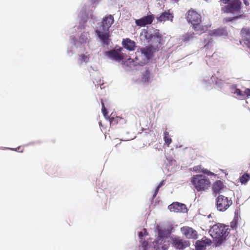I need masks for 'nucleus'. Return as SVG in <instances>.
Here are the masks:
<instances>
[{"instance_id": "obj_48", "label": "nucleus", "mask_w": 250, "mask_h": 250, "mask_svg": "<svg viewBox=\"0 0 250 250\" xmlns=\"http://www.w3.org/2000/svg\"><path fill=\"white\" fill-rule=\"evenodd\" d=\"M243 2L246 6H248L249 5V2L247 0H243Z\"/></svg>"}, {"instance_id": "obj_6", "label": "nucleus", "mask_w": 250, "mask_h": 250, "mask_svg": "<svg viewBox=\"0 0 250 250\" xmlns=\"http://www.w3.org/2000/svg\"><path fill=\"white\" fill-rule=\"evenodd\" d=\"M215 197V207L219 211H226L232 204L231 199L223 195L219 194Z\"/></svg>"}, {"instance_id": "obj_45", "label": "nucleus", "mask_w": 250, "mask_h": 250, "mask_svg": "<svg viewBox=\"0 0 250 250\" xmlns=\"http://www.w3.org/2000/svg\"><path fill=\"white\" fill-rule=\"evenodd\" d=\"M238 214H236V212H235V215L234 216L233 219L232 221H236L238 222Z\"/></svg>"}, {"instance_id": "obj_12", "label": "nucleus", "mask_w": 250, "mask_h": 250, "mask_svg": "<svg viewBox=\"0 0 250 250\" xmlns=\"http://www.w3.org/2000/svg\"><path fill=\"white\" fill-rule=\"evenodd\" d=\"M227 34V31L223 28H219L217 29L213 30L209 35H208L207 38L204 39V43H205L204 47L208 48L210 44L213 41L211 38V36H226Z\"/></svg>"}, {"instance_id": "obj_17", "label": "nucleus", "mask_w": 250, "mask_h": 250, "mask_svg": "<svg viewBox=\"0 0 250 250\" xmlns=\"http://www.w3.org/2000/svg\"><path fill=\"white\" fill-rule=\"evenodd\" d=\"M172 245L177 249L184 250L189 246L190 243L188 241L184 240L182 239L174 238L172 240Z\"/></svg>"}, {"instance_id": "obj_22", "label": "nucleus", "mask_w": 250, "mask_h": 250, "mask_svg": "<svg viewBox=\"0 0 250 250\" xmlns=\"http://www.w3.org/2000/svg\"><path fill=\"white\" fill-rule=\"evenodd\" d=\"M77 47V45L75 44H72L71 43V41H70V44L67 49V54L69 57H71L74 54H79L80 53L83 52V51L82 50L78 49L76 48Z\"/></svg>"}, {"instance_id": "obj_43", "label": "nucleus", "mask_w": 250, "mask_h": 250, "mask_svg": "<svg viewBox=\"0 0 250 250\" xmlns=\"http://www.w3.org/2000/svg\"><path fill=\"white\" fill-rule=\"evenodd\" d=\"M245 93L247 95V97L250 96V88H246L245 90Z\"/></svg>"}, {"instance_id": "obj_47", "label": "nucleus", "mask_w": 250, "mask_h": 250, "mask_svg": "<svg viewBox=\"0 0 250 250\" xmlns=\"http://www.w3.org/2000/svg\"><path fill=\"white\" fill-rule=\"evenodd\" d=\"M221 0L224 4H228L229 2L231 1L230 0Z\"/></svg>"}, {"instance_id": "obj_16", "label": "nucleus", "mask_w": 250, "mask_h": 250, "mask_svg": "<svg viewBox=\"0 0 250 250\" xmlns=\"http://www.w3.org/2000/svg\"><path fill=\"white\" fill-rule=\"evenodd\" d=\"M241 35L242 38V41H240L241 44L243 42L248 48L250 49V29L242 28Z\"/></svg>"}, {"instance_id": "obj_35", "label": "nucleus", "mask_w": 250, "mask_h": 250, "mask_svg": "<svg viewBox=\"0 0 250 250\" xmlns=\"http://www.w3.org/2000/svg\"><path fill=\"white\" fill-rule=\"evenodd\" d=\"M80 60L82 62H86L89 60L88 55H86L85 54H82L80 55Z\"/></svg>"}, {"instance_id": "obj_29", "label": "nucleus", "mask_w": 250, "mask_h": 250, "mask_svg": "<svg viewBox=\"0 0 250 250\" xmlns=\"http://www.w3.org/2000/svg\"><path fill=\"white\" fill-rule=\"evenodd\" d=\"M250 179V176L248 173H244L240 178V181L242 184L247 183Z\"/></svg>"}, {"instance_id": "obj_25", "label": "nucleus", "mask_w": 250, "mask_h": 250, "mask_svg": "<svg viewBox=\"0 0 250 250\" xmlns=\"http://www.w3.org/2000/svg\"><path fill=\"white\" fill-rule=\"evenodd\" d=\"M180 203L174 202L168 206V209L171 212H179Z\"/></svg>"}, {"instance_id": "obj_21", "label": "nucleus", "mask_w": 250, "mask_h": 250, "mask_svg": "<svg viewBox=\"0 0 250 250\" xmlns=\"http://www.w3.org/2000/svg\"><path fill=\"white\" fill-rule=\"evenodd\" d=\"M123 46L129 51L134 50L136 43L134 41L128 39H124L122 41Z\"/></svg>"}, {"instance_id": "obj_11", "label": "nucleus", "mask_w": 250, "mask_h": 250, "mask_svg": "<svg viewBox=\"0 0 250 250\" xmlns=\"http://www.w3.org/2000/svg\"><path fill=\"white\" fill-rule=\"evenodd\" d=\"M242 2L240 0H232L229 2L227 5L222 8L224 13H234L240 11Z\"/></svg>"}, {"instance_id": "obj_32", "label": "nucleus", "mask_w": 250, "mask_h": 250, "mask_svg": "<svg viewBox=\"0 0 250 250\" xmlns=\"http://www.w3.org/2000/svg\"><path fill=\"white\" fill-rule=\"evenodd\" d=\"M146 235H147V233L146 229H143L142 231H139L138 232V236L140 239L141 241L143 240L144 236Z\"/></svg>"}, {"instance_id": "obj_20", "label": "nucleus", "mask_w": 250, "mask_h": 250, "mask_svg": "<svg viewBox=\"0 0 250 250\" xmlns=\"http://www.w3.org/2000/svg\"><path fill=\"white\" fill-rule=\"evenodd\" d=\"M174 16L173 14L169 12V10L162 12L159 16L156 17V19L158 21L162 22L167 21H172Z\"/></svg>"}, {"instance_id": "obj_49", "label": "nucleus", "mask_w": 250, "mask_h": 250, "mask_svg": "<svg viewBox=\"0 0 250 250\" xmlns=\"http://www.w3.org/2000/svg\"><path fill=\"white\" fill-rule=\"evenodd\" d=\"M97 85H98V86H99V85H100V88H101V89H102V85H103V84H98Z\"/></svg>"}, {"instance_id": "obj_24", "label": "nucleus", "mask_w": 250, "mask_h": 250, "mask_svg": "<svg viewBox=\"0 0 250 250\" xmlns=\"http://www.w3.org/2000/svg\"><path fill=\"white\" fill-rule=\"evenodd\" d=\"M219 73V71H218L217 72V74L215 75V77L213 78V80L215 81V83L216 85L219 88H222L224 87V85L225 83L224 81L222 80V78H219V76L218 74Z\"/></svg>"}, {"instance_id": "obj_42", "label": "nucleus", "mask_w": 250, "mask_h": 250, "mask_svg": "<svg viewBox=\"0 0 250 250\" xmlns=\"http://www.w3.org/2000/svg\"><path fill=\"white\" fill-rule=\"evenodd\" d=\"M6 149H10V150H15V151H19L20 152H22L23 151L22 150H19L20 148V146H19L16 148H9V147H7V148H5Z\"/></svg>"}, {"instance_id": "obj_33", "label": "nucleus", "mask_w": 250, "mask_h": 250, "mask_svg": "<svg viewBox=\"0 0 250 250\" xmlns=\"http://www.w3.org/2000/svg\"><path fill=\"white\" fill-rule=\"evenodd\" d=\"M187 212H188V209L186 207V206L184 204L180 203V207H179V212L186 213Z\"/></svg>"}, {"instance_id": "obj_18", "label": "nucleus", "mask_w": 250, "mask_h": 250, "mask_svg": "<svg viewBox=\"0 0 250 250\" xmlns=\"http://www.w3.org/2000/svg\"><path fill=\"white\" fill-rule=\"evenodd\" d=\"M181 231L188 238L196 239L198 238L197 232L192 228L183 227Z\"/></svg>"}, {"instance_id": "obj_5", "label": "nucleus", "mask_w": 250, "mask_h": 250, "mask_svg": "<svg viewBox=\"0 0 250 250\" xmlns=\"http://www.w3.org/2000/svg\"><path fill=\"white\" fill-rule=\"evenodd\" d=\"M190 182L197 191H205L210 185L208 178L202 174L193 175L191 178Z\"/></svg>"}, {"instance_id": "obj_39", "label": "nucleus", "mask_w": 250, "mask_h": 250, "mask_svg": "<svg viewBox=\"0 0 250 250\" xmlns=\"http://www.w3.org/2000/svg\"><path fill=\"white\" fill-rule=\"evenodd\" d=\"M160 188L159 187H157L156 188V189L155 190V192H154L153 194V196L151 198V200L152 201L156 197L159 189H160Z\"/></svg>"}, {"instance_id": "obj_40", "label": "nucleus", "mask_w": 250, "mask_h": 250, "mask_svg": "<svg viewBox=\"0 0 250 250\" xmlns=\"http://www.w3.org/2000/svg\"><path fill=\"white\" fill-rule=\"evenodd\" d=\"M100 0H90L89 2H88V4H90V5H94V4H97Z\"/></svg>"}, {"instance_id": "obj_31", "label": "nucleus", "mask_w": 250, "mask_h": 250, "mask_svg": "<svg viewBox=\"0 0 250 250\" xmlns=\"http://www.w3.org/2000/svg\"><path fill=\"white\" fill-rule=\"evenodd\" d=\"M235 88V91L234 93L236 94L237 96H240V97L243 98L245 95H246L245 92L243 93L242 91L238 88H236L234 85L232 86Z\"/></svg>"}, {"instance_id": "obj_19", "label": "nucleus", "mask_w": 250, "mask_h": 250, "mask_svg": "<svg viewBox=\"0 0 250 250\" xmlns=\"http://www.w3.org/2000/svg\"><path fill=\"white\" fill-rule=\"evenodd\" d=\"M224 187L225 186L222 181L221 180L216 181L212 186V194L213 196L216 197L218 196L217 194H220Z\"/></svg>"}, {"instance_id": "obj_27", "label": "nucleus", "mask_w": 250, "mask_h": 250, "mask_svg": "<svg viewBox=\"0 0 250 250\" xmlns=\"http://www.w3.org/2000/svg\"><path fill=\"white\" fill-rule=\"evenodd\" d=\"M110 123L111 125H115L116 124H118L119 123L122 124L123 123H125V120L120 117H116V118H110Z\"/></svg>"}, {"instance_id": "obj_41", "label": "nucleus", "mask_w": 250, "mask_h": 250, "mask_svg": "<svg viewBox=\"0 0 250 250\" xmlns=\"http://www.w3.org/2000/svg\"><path fill=\"white\" fill-rule=\"evenodd\" d=\"M204 173L205 174H206L208 176H209V175H214V174L212 172H210L209 171H208V170L207 169H205L204 171H203Z\"/></svg>"}, {"instance_id": "obj_28", "label": "nucleus", "mask_w": 250, "mask_h": 250, "mask_svg": "<svg viewBox=\"0 0 250 250\" xmlns=\"http://www.w3.org/2000/svg\"><path fill=\"white\" fill-rule=\"evenodd\" d=\"M195 34L194 33H188L187 34H185L182 36V40L188 43L189 41H190L193 38V35Z\"/></svg>"}, {"instance_id": "obj_13", "label": "nucleus", "mask_w": 250, "mask_h": 250, "mask_svg": "<svg viewBox=\"0 0 250 250\" xmlns=\"http://www.w3.org/2000/svg\"><path fill=\"white\" fill-rule=\"evenodd\" d=\"M150 82V71L148 67H145L142 71L140 78L135 83L139 84H148Z\"/></svg>"}, {"instance_id": "obj_46", "label": "nucleus", "mask_w": 250, "mask_h": 250, "mask_svg": "<svg viewBox=\"0 0 250 250\" xmlns=\"http://www.w3.org/2000/svg\"><path fill=\"white\" fill-rule=\"evenodd\" d=\"M165 184V180H162L159 184V185L157 186L158 187H159L160 188H161L163 186H164V185Z\"/></svg>"}, {"instance_id": "obj_9", "label": "nucleus", "mask_w": 250, "mask_h": 250, "mask_svg": "<svg viewBox=\"0 0 250 250\" xmlns=\"http://www.w3.org/2000/svg\"><path fill=\"white\" fill-rule=\"evenodd\" d=\"M123 48L122 47L116 46L115 48L105 53V55L112 60L118 62H121L125 58V56L122 53Z\"/></svg>"}, {"instance_id": "obj_36", "label": "nucleus", "mask_w": 250, "mask_h": 250, "mask_svg": "<svg viewBox=\"0 0 250 250\" xmlns=\"http://www.w3.org/2000/svg\"><path fill=\"white\" fill-rule=\"evenodd\" d=\"M101 103H102V113L103 114V115L104 116V117L106 118L107 115V113H108V112L107 111V109H106L105 106H104V104L103 102V100L101 99Z\"/></svg>"}, {"instance_id": "obj_4", "label": "nucleus", "mask_w": 250, "mask_h": 250, "mask_svg": "<svg viewBox=\"0 0 250 250\" xmlns=\"http://www.w3.org/2000/svg\"><path fill=\"white\" fill-rule=\"evenodd\" d=\"M151 46L139 48L135 53V58L132 60L135 65L143 66L148 63L153 57Z\"/></svg>"}, {"instance_id": "obj_23", "label": "nucleus", "mask_w": 250, "mask_h": 250, "mask_svg": "<svg viewBox=\"0 0 250 250\" xmlns=\"http://www.w3.org/2000/svg\"><path fill=\"white\" fill-rule=\"evenodd\" d=\"M153 245L154 250H167L169 246L168 242L166 243L165 241H164L163 243H157V241H154Z\"/></svg>"}, {"instance_id": "obj_3", "label": "nucleus", "mask_w": 250, "mask_h": 250, "mask_svg": "<svg viewBox=\"0 0 250 250\" xmlns=\"http://www.w3.org/2000/svg\"><path fill=\"white\" fill-rule=\"evenodd\" d=\"M227 226L222 224H216L209 230L210 235L213 238V246L218 247L225 243L229 232Z\"/></svg>"}, {"instance_id": "obj_26", "label": "nucleus", "mask_w": 250, "mask_h": 250, "mask_svg": "<svg viewBox=\"0 0 250 250\" xmlns=\"http://www.w3.org/2000/svg\"><path fill=\"white\" fill-rule=\"evenodd\" d=\"M214 76L212 75V77L210 78L209 77H205L202 80V83L205 86L208 87L209 86L211 83L214 82L213 80Z\"/></svg>"}, {"instance_id": "obj_38", "label": "nucleus", "mask_w": 250, "mask_h": 250, "mask_svg": "<svg viewBox=\"0 0 250 250\" xmlns=\"http://www.w3.org/2000/svg\"><path fill=\"white\" fill-rule=\"evenodd\" d=\"M238 222L232 221L230 223V227L232 229H236L237 227Z\"/></svg>"}, {"instance_id": "obj_37", "label": "nucleus", "mask_w": 250, "mask_h": 250, "mask_svg": "<svg viewBox=\"0 0 250 250\" xmlns=\"http://www.w3.org/2000/svg\"><path fill=\"white\" fill-rule=\"evenodd\" d=\"M88 71L89 72V73H92V71H98V67L94 65V66H90L89 68H88Z\"/></svg>"}, {"instance_id": "obj_7", "label": "nucleus", "mask_w": 250, "mask_h": 250, "mask_svg": "<svg viewBox=\"0 0 250 250\" xmlns=\"http://www.w3.org/2000/svg\"><path fill=\"white\" fill-rule=\"evenodd\" d=\"M89 36L88 32L84 31L81 34L80 36L76 37L75 36L70 37L71 43L73 44L77 45V48L79 50L84 51L85 48V44L88 40Z\"/></svg>"}, {"instance_id": "obj_14", "label": "nucleus", "mask_w": 250, "mask_h": 250, "mask_svg": "<svg viewBox=\"0 0 250 250\" xmlns=\"http://www.w3.org/2000/svg\"><path fill=\"white\" fill-rule=\"evenodd\" d=\"M211 244V240L204 236L201 240L196 241L195 245V249L196 250H206V247L210 246Z\"/></svg>"}, {"instance_id": "obj_1", "label": "nucleus", "mask_w": 250, "mask_h": 250, "mask_svg": "<svg viewBox=\"0 0 250 250\" xmlns=\"http://www.w3.org/2000/svg\"><path fill=\"white\" fill-rule=\"evenodd\" d=\"M94 6H86L83 9L79 14L81 18L80 24L83 28L86 26L92 27L94 29L95 35L97 41L99 42L103 46H108L111 41L110 39V28L114 22L113 16L108 15L104 16L101 21L94 14Z\"/></svg>"}, {"instance_id": "obj_15", "label": "nucleus", "mask_w": 250, "mask_h": 250, "mask_svg": "<svg viewBox=\"0 0 250 250\" xmlns=\"http://www.w3.org/2000/svg\"><path fill=\"white\" fill-rule=\"evenodd\" d=\"M154 19V15L152 14H150L139 19L136 20L135 23L137 26L140 27L145 26L146 25L151 24Z\"/></svg>"}, {"instance_id": "obj_34", "label": "nucleus", "mask_w": 250, "mask_h": 250, "mask_svg": "<svg viewBox=\"0 0 250 250\" xmlns=\"http://www.w3.org/2000/svg\"><path fill=\"white\" fill-rule=\"evenodd\" d=\"M243 16V15H240L239 16H235L232 18H227L225 19L224 21L226 22L231 21H232L239 19V18L242 17Z\"/></svg>"}, {"instance_id": "obj_30", "label": "nucleus", "mask_w": 250, "mask_h": 250, "mask_svg": "<svg viewBox=\"0 0 250 250\" xmlns=\"http://www.w3.org/2000/svg\"><path fill=\"white\" fill-rule=\"evenodd\" d=\"M164 140L165 143L168 146L171 143V139L169 136V133L167 131H165L164 133Z\"/></svg>"}, {"instance_id": "obj_10", "label": "nucleus", "mask_w": 250, "mask_h": 250, "mask_svg": "<svg viewBox=\"0 0 250 250\" xmlns=\"http://www.w3.org/2000/svg\"><path fill=\"white\" fill-rule=\"evenodd\" d=\"M173 228L171 226H169L167 229H163L160 226H157L155 231L157 232L158 236L154 241H157V243H163L165 239L170 236Z\"/></svg>"}, {"instance_id": "obj_44", "label": "nucleus", "mask_w": 250, "mask_h": 250, "mask_svg": "<svg viewBox=\"0 0 250 250\" xmlns=\"http://www.w3.org/2000/svg\"><path fill=\"white\" fill-rule=\"evenodd\" d=\"M147 245H148L147 242H146V241H145L143 242L142 246L144 248V250H147L146 247H147Z\"/></svg>"}, {"instance_id": "obj_8", "label": "nucleus", "mask_w": 250, "mask_h": 250, "mask_svg": "<svg viewBox=\"0 0 250 250\" xmlns=\"http://www.w3.org/2000/svg\"><path fill=\"white\" fill-rule=\"evenodd\" d=\"M187 19L188 22L192 25L195 31H198L201 29V16L200 14L193 10H190L188 13Z\"/></svg>"}, {"instance_id": "obj_2", "label": "nucleus", "mask_w": 250, "mask_h": 250, "mask_svg": "<svg viewBox=\"0 0 250 250\" xmlns=\"http://www.w3.org/2000/svg\"><path fill=\"white\" fill-rule=\"evenodd\" d=\"M141 36H143L146 42L150 44L148 46L152 47V51L153 53L158 51L162 44L161 42L163 41V36L160 34L159 30L145 29L141 33Z\"/></svg>"}]
</instances>
